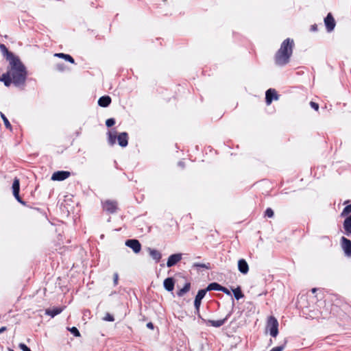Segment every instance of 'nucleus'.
<instances>
[{
	"label": "nucleus",
	"mask_w": 351,
	"mask_h": 351,
	"mask_svg": "<svg viewBox=\"0 0 351 351\" xmlns=\"http://www.w3.org/2000/svg\"><path fill=\"white\" fill-rule=\"evenodd\" d=\"M10 69L6 73H3L1 81L5 86H8L11 84L14 86L23 85L25 81L27 72L25 66L19 58L13 59L10 62Z\"/></svg>",
	"instance_id": "nucleus-1"
},
{
	"label": "nucleus",
	"mask_w": 351,
	"mask_h": 351,
	"mask_svg": "<svg viewBox=\"0 0 351 351\" xmlns=\"http://www.w3.org/2000/svg\"><path fill=\"white\" fill-rule=\"evenodd\" d=\"M293 47L294 42L292 39H285L275 55V63L278 66H284L289 63Z\"/></svg>",
	"instance_id": "nucleus-2"
},
{
	"label": "nucleus",
	"mask_w": 351,
	"mask_h": 351,
	"mask_svg": "<svg viewBox=\"0 0 351 351\" xmlns=\"http://www.w3.org/2000/svg\"><path fill=\"white\" fill-rule=\"evenodd\" d=\"M117 139L120 146L125 147L128 143V135L125 132H122L117 136L116 131H110L108 132V143L113 145L116 143Z\"/></svg>",
	"instance_id": "nucleus-3"
},
{
	"label": "nucleus",
	"mask_w": 351,
	"mask_h": 351,
	"mask_svg": "<svg viewBox=\"0 0 351 351\" xmlns=\"http://www.w3.org/2000/svg\"><path fill=\"white\" fill-rule=\"evenodd\" d=\"M267 329L269 331L270 335L276 337L278 334V322L273 316L268 318L267 323Z\"/></svg>",
	"instance_id": "nucleus-4"
},
{
	"label": "nucleus",
	"mask_w": 351,
	"mask_h": 351,
	"mask_svg": "<svg viewBox=\"0 0 351 351\" xmlns=\"http://www.w3.org/2000/svg\"><path fill=\"white\" fill-rule=\"evenodd\" d=\"M341 244L346 256L351 257V241L343 237L341 239Z\"/></svg>",
	"instance_id": "nucleus-5"
},
{
	"label": "nucleus",
	"mask_w": 351,
	"mask_h": 351,
	"mask_svg": "<svg viewBox=\"0 0 351 351\" xmlns=\"http://www.w3.org/2000/svg\"><path fill=\"white\" fill-rule=\"evenodd\" d=\"M19 190H20V182L19 180L17 178H15L12 184V191L13 195L16 199V200L21 203L24 204L22 201L21 198L19 196Z\"/></svg>",
	"instance_id": "nucleus-6"
},
{
	"label": "nucleus",
	"mask_w": 351,
	"mask_h": 351,
	"mask_svg": "<svg viewBox=\"0 0 351 351\" xmlns=\"http://www.w3.org/2000/svg\"><path fill=\"white\" fill-rule=\"evenodd\" d=\"M70 176L69 171H59L54 172L52 174L51 180H58V181H62L67 178H69Z\"/></svg>",
	"instance_id": "nucleus-7"
},
{
	"label": "nucleus",
	"mask_w": 351,
	"mask_h": 351,
	"mask_svg": "<svg viewBox=\"0 0 351 351\" xmlns=\"http://www.w3.org/2000/svg\"><path fill=\"white\" fill-rule=\"evenodd\" d=\"M324 23L328 32H331L335 27V21L331 13H328L324 19Z\"/></svg>",
	"instance_id": "nucleus-8"
},
{
	"label": "nucleus",
	"mask_w": 351,
	"mask_h": 351,
	"mask_svg": "<svg viewBox=\"0 0 351 351\" xmlns=\"http://www.w3.org/2000/svg\"><path fill=\"white\" fill-rule=\"evenodd\" d=\"M182 254H174L171 255L167 262V266L168 267H171L178 262H180L182 259Z\"/></svg>",
	"instance_id": "nucleus-9"
},
{
	"label": "nucleus",
	"mask_w": 351,
	"mask_h": 351,
	"mask_svg": "<svg viewBox=\"0 0 351 351\" xmlns=\"http://www.w3.org/2000/svg\"><path fill=\"white\" fill-rule=\"evenodd\" d=\"M206 293V290L205 289H201L197 292V295L195 298L194 305L197 310V311H199V306L201 304L202 300L204 298L205 295Z\"/></svg>",
	"instance_id": "nucleus-10"
},
{
	"label": "nucleus",
	"mask_w": 351,
	"mask_h": 351,
	"mask_svg": "<svg viewBox=\"0 0 351 351\" xmlns=\"http://www.w3.org/2000/svg\"><path fill=\"white\" fill-rule=\"evenodd\" d=\"M117 208V202L114 201L107 200L104 203V209L109 213H114Z\"/></svg>",
	"instance_id": "nucleus-11"
},
{
	"label": "nucleus",
	"mask_w": 351,
	"mask_h": 351,
	"mask_svg": "<svg viewBox=\"0 0 351 351\" xmlns=\"http://www.w3.org/2000/svg\"><path fill=\"white\" fill-rule=\"evenodd\" d=\"M238 269L239 271L243 274H246L249 271V266L245 259H240L238 261Z\"/></svg>",
	"instance_id": "nucleus-12"
},
{
	"label": "nucleus",
	"mask_w": 351,
	"mask_h": 351,
	"mask_svg": "<svg viewBox=\"0 0 351 351\" xmlns=\"http://www.w3.org/2000/svg\"><path fill=\"white\" fill-rule=\"evenodd\" d=\"M266 102L268 105H269L273 99H277L278 95L275 91V89H268L266 92Z\"/></svg>",
	"instance_id": "nucleus-13"
},
{
	"label": "nucleus",
	"mask_w": 351,
	"mask_h": 351,
	"mask_svg": "<svg viewBox=\"0 0 351 351\" xmlns=\"http://www.w3.org/2000/svg\"><path fill=\"white\" fill-rule=\"evenodd\" d=\"M0 50L5 56H6V58L10 62L12 61L13 59L18 58L12 53L10 52L3 44H0Z\"/></svg>",
	"instance_id": "nucleus-14"
},
{
	"label": "nucleus",
	"mask_w": 351,
	"mask_h": 351,
	"mask_svg": "<svg viewBox=\"0 0 351 351\" xmlns=\"http://www.w3.org/2000/svg\"><path fill=\"white\" fill-rule=\"evenodd\" d=\"M164 287L168 291H171L174 289V280L172 278H167L164 280Z\"/></svg>",
	"instance_id": "nucleus-15"
},
{
	"label": "nucleus",
	"mask_w": 351,
	"mask_h": 351,
	"mask_svg": "<svg viewBox=\"0 0 351 351\" xmlns=\"http://www.w3.org/2000/svg\"><path fill=\"white\" fill-rule=\"evenodd\" d=\"M111 102V98L109 96H103L98 100V104L101 107H107Z\"/></svg>",
	"instance_id": "nucleus-16"
},
{
	"label": "nucleus",
	"mask_w": 351,
	"mask_h": 351,
	"mask_svg": "<svg viewBox=\"0 0 351 351\" xmlns=\"http://www.w3.org/2000/svg\"><path fill=\"white\" fill-rule=\"evenodd\" d=\"M148 251L149 252L150 256L156 262H158L160 260V258L162 257V255H161V254H160V252L159 251H158L156 250H153V249H151V248H148Z\"/></svg>",
	"instance_id": "nucleus-17"
},
{
	"label": "nucleus",
	"mask_w": 351,
	"mask_h": 351,
	"mask_svg": "<svg viewBox=\"0 0 351 351\" xmlns=\"http://www.w3.org/2000/svg\"><path fill=\"white\" fill-rule=\"evenodd\" d=\"M343 228L347 234H351V215L344 220Z\"/></svg>",
	"instance_id": "nucleus-18"
},
{
	"label": "nucleus",
	"mask_w": 351,
	"mask_h": 351,
	"mask_svg": "<svg viewBox=\"0 0 351 351\" xmlns=\"http://www.w3.org/2000/svg\"><path fill=\"white\" fill-rule=\"evenodd\" d=\"M62 311L61 308H55L53 309H47L45 313L53 317L56 315H58Z\"/></svg>",
	"instance_id": "nucleus-19"
},
{
	"label": "nucleus",
	"mask_w": 351,
	"mask_h": 351,
	"mask_svg": "<svg viewBox=\"0 0 351 351\" xmlns=\"http://www.w3.org/2000/svg\"><path fill=\"white\" fill-rule=\"evenodd\" d=\"M54 56L64 58V60H66L73 64L75 62L74 59L69 54H65L63 53H55Z\"/></svg>",
	"instance_id": "nucleus-20"
},
{
	"label": "nucleus",
	"mask_w": 351,
	"mask_h": 351,
	"mask_svg": "<svg viewBox=\"0 0 351 351\" xmlns=\"http://www.w3.org/2000/svg\"><path fill=\"white\" fill-rule=\"evenodd\" d=\"M221 286L217 283V282H212L210 284L208 285V286L207 287V288L205 289L206 290V292L208 291H211V290H215V291H221Z\"/></svg>",
	"instance_id": "nucleus-21"
},
{
	"label": "nucleus",
	"mask_w": 351,
	"mask_h": 351,
	"mask_svg": "<svg viewBox=\"0 0 351 351\" xmlns=\"http://www.w3.org/2000/svg\"><path fill=\"white\" fill-rule=\"evenodd\" d=\"M208 322L212 326L220 327L224 324L225 319L219 320H208Z\"/></svg>",
	"instance_id": "nucleus-22"
},
{
	"label": "nucleus",
	"mask_w": 351,
	"mask_h": 351,
	"mask_svg": "<svg viewBox=\"0 0 351 351\" xmlns=\"http://www.w3.org/2000/svg\"><path fill=\"white\" fill-rule=\"evenodd\" d=\"M190 283H186L184 287L182 289H181L178 292V296H182L184 295L186 293H187L189 289H190Z\"/></svg>",
	"instance_id": "nucleus-23"
},
{
	"label": "nucleus",
	"mask_w": 351,
	"mask_h": 351,
	"mask_svg": "<svg viewBox=\"0 0 351 351\" xmlns=\"http://www.w3.org/2000/svg\"><path fill=\"white\" fill-rule=\"evenodd\" d=\"M141 245L139 241L136 239H133V252L138 253L141 250Z\"/></svg>",
	"instance_id": "nucleus-24"
},
{
	"label": "nucleus",
	"mask_w": 351,
	"mask_h": 351,
	"mask_svg": "<svg viewBox=\"0 0 351 351\" xmlns=\"http://www.w3.org/2000/svg\"><path fill=\"white\" fill-rule=\"evenodd\" d=\"M0 115H1V119L3 121L4 125L6 127V128L9 129L10 130H12V125H11L10 123L9 122L8 119L5 116V114L3 113H2L1 112H0Z\"/></svg>",
	"instance_id": "nucleus-25"
},
{
	"label": "nucleus",
	"mask_w": 351,
	"mask_h": 351,
	"mask_svg": "<svg viewBox=\"0 0 351 351\" xmlns=\"http://www.w3.org/2000/svg\"><path fill=\"white\" fill-rule=\"evenodd\" d=\"M232 291L237 300H239L243 297V294L241 293V291L239 287L233 289Z\"/></svg>",
	"instance_id": "nucleus-26"
},
{
	"label": "nucleus",
	"mask_w": 351,
	"mask_h": 351,
	"mask_svg": "<svg viewBox=\"0 0 351 351\" xmlns=\"http://www.w3.org/2000/svg\"><path fill=\"white\" fill-rule=\"evenodd\" d=\"M350 213H351V204L348 205L347 206H346L343 208V211H342V213L341 214V217H344L346 215H348Z\"/></svg>",
	"instance_id": "nucleus-27"
},
{
	"label": "nucleus",
	"mask_w": 351,
	"mask_h": 351,
	"mask_svg": "<svg viewBox=\"0 0 351 351\" xmlns=\"http://www.w3.org/2000/svg\"><path fill=\"white\" fill-rule=\"evenodd\" d=\"M103 320L104 321H107V322H113L114 321V317L112 315H110V313H107L106 314V315L103 317Z\"/></svg>",
	"instance_id": "nucleus-28"
},
{
	"label": "nucleus",
	"mask_w": 351,
	"mask_h": 351,
	"mask_svg": "<svg viewBox=\"0 0 351 351\" xmlns=\"http://www.w3.org/2000/svg\"><path fill=\"white\" fill-rule=\"evenodd\" d=\"M115 123V120L112 118L108 119L106 121V125L107 127L110 128L114 125Z\"/></svg>",
	"instance_id": "nucleus-29"
},
{
	"label": "nucleus",
	"mask_w": 351,
	"mask_h": 351,
	"mask_svg": "<svg viewBox=\"0 0 351 351\" xmlns=\"http://www.w3.org/2000/svg\"><path fill=\"white\" fill-rule=\"evenodd\" d=\"M69 330L71 331V332L72 334L74 335V336L75 337H80V332L79 330H77V328L75 327H72L71 328L69 329Z\"/></svg>",
	"instance_id": "nucleus-30"
},
{
	"label": "nucleus",
	"mask_w": 351,
	"mask_h": 351,
	"mask_svg": "<svg viewBox=\"0 0 351 351\" xmlns=\"http://www.w3.org/2000/svg\"><path fill=\"white\" fill-rule=\"evenodd\" d=\"M193 266L194 267H201V268L209 269V266L204 263H194Z\"/></svg>",
	"instance_id": "nucleus-31"
},
{
	"label": "nucleus",
	"mask_w": 351,
	"mask_h": 351,
	"mask_svg": "<svg viewBox=\"0 0 351 351\" xmlns=\"http://www.w3.org/2000/svg\"><path fill=\"white\" fill-rule=\"evenodd\" d=\"M265 215L267 216L268 217H272L274 216V211L271 208H267L266 210H265Z\"/></svg>",
	"instance_id": "nucleus-32"
},
{
	"label": "nucleus",
	"mask_w": 351,
	"mask_h": 351,
	"mask_svg": "<svg viewBox=\"0 0 351 351\" xmlns=\"http://www.w3.org/2000/svg\"><path fill=\"white\" fill-rule=\"evenodd\" d=\"M19 348L23 350V351H31V350L24 343H20L19 344Z\"/></svg>",
	"instance_id": "nucleus-33"
},
{
	"label": "nucleus",
	"mask_w": 351,
	"mask_h": 351,
	"mask_svg": "<svg viewBox=\"0 0 351 351\" xmlns=\"http://www.w3.org/2000/svg\"><path fill=\"white\" fill-rule=\"evenodd\" d=\"M310 105H311V106L313 108H314L315 110H318V109H319V105H318L317 103L313 102V101H311Z\"/></svg>",
	"instance_id": "nucleus-34"
},
{
	"label": "nucleus",
	"mask_w": 351,
	"mask_h": 351,
	"mask_svg": "<svg viewBox=\"0 0 351 351\" xmlns=\"http://www.w3.org/2000/svg\"><path fill=\"white\" fill-rule=\"evenodd\" d=\"M221 289H221V291L223 292L224 293L228 295H231L230 291L227 288L221 286Z\"/></svg>",
	"instance_id": "nucleus-35"
},
{
	"label": "nucleus",
	"mask_w": 351,
	"mask_h": 351,
	"mask_svg": "<svg viewBox=\"0 0 351 351\" xmlns=\"http://www.w3.org/2000/svg\"><path fill=\"white\" fill-rule=\"evenodd\" d=\"M284 350V346H278L273 348L270 351H282Z\"/></svg>",
	"instance_id": "nucleus-36"
},
{
	"label": "nucleus",
	"mask_w": 351,
	"mask_h": 351,
	"mask_svg": "<svg viewBox=\"0 0 351 351\" xmlns=\"http://www.w3.org/2000/svg\"><path fill=\"white\" fill-rule=\"evenodd\" d=\"M56 69L58 71H63L64 69V66L62 64H56Z\"/></svg>",
	"instance_id": "nucleus-37"
},
{
	"label": "nucleus",
	"mask_w": 351,
	"mask_h": 351,
	"mask_svg": "<svg viewBox=\"0 0 351 351\" xmlns=\"http://www.w3.org/2000/svg\"><path fill=\"white\" fill-rule=\"evenodd\" d=\"M125 245L129 247H131L132 248V239H128L125 242Z\"/></svg>",
	"instance_id": "nucleus-38"
},
{
	"label": "nucleus",
	"mask_w": 351,
	"mask_h": 351,
	"mask_svg": "<svg viewBox=\"0 0 351 351\" xmlns=\"http://www.w3.org/2000/svg\"><path fill=\"white\" fill-rule=\"evenodd\" d=\"M147 326L150 328V329H153L154 328V325L152 322H149L147 324Z\"/></svg>",
	"instance_id": "nucleus-39"
},
{
	"label": "nucleus",
	"mask_w": 351,
	"mask_h": 351,
	"mask_svg": "<svg viewBox=\"0 0 351 351\" xmlns=\"http://www.w3.org/2000/svg\"><path fill=\"white\" fill-rule=\"evenodd\" d=\"M7 330L6 327L5 326H2L1 328H0V334L5 332V330Z\"/></svg>",
	"instance_id": "nucleus-40"
},
{
	"label": "nucleus",
	"mask_w": 351,
	"mask_h": 351,
	"mask_svg": "<svg viewBox=\"0 0 351 351\" xmlns=\"http://www.w3.org/2000/svg\"><path fill=\"white\" fill-rule=\"evenodd\" d=\"M117 280H118V274H115L114 276V281L115 284L117 283Z\"/></svg>",
	"instance_id": "nucleus-41"
},
{
	"label": "nucleus",
	"mask_w": 351,
	"mask_h": 351,
	"mask_svg": "<svg viewBox=\"0 0 351 351\" xmlns=\"http://www.w3.org/2000/svg\"><path fill=\"white\" fill-rule=\"evenodd\" d=\"M311 31H316L317 30V25H313L311 27Z\"/></svg>",
	"instance_id": "nucleus-42"
},
{
	"label": "nucleus",
	"mask_w": 351,
	"mask_h": 351,
	"mask_svg": "<svg viewBox=\"0 0 351 351\" xmlns=\"http://www.w3.org/2000/svg\"><path fill=\"white\" fill-rule=\"evenodd\" d=\"M315 291H316V289H315V288H313V289H312V292H313V293H315Z\"/></svg>",
	"instance_id": "nucleus-43"
},
{
	"label": "nucleus",
	"mask_w": 351,
	"mask_h": 351,
	"mask_svg": "<svg viewBox=\"0 0 351 351\" xmlns=\"http://www.w3.org/2000/svg\"><path fill=\"white\" fill-rule=\"evenodd\" d=\"M10 351H14L13 350H10Z\"/></svg>",
	"instance_id": "nucleus-44"
},
{
	"label": "nucleus",
	"mask_w": 351,
	"mask_h": 351,
	"mask_svg": "<svg viewBox=\"0 0 351 351\" xmlns=\"http://www.w3.org/2000/svg\"><path fill=\"white\" fill-rule=\"evenodd\" d=\"M0 80L1 81V77H0Z\"/></svg>",
	"instance_id": "nucleus-45"
},
{
	"label": "nucleus",
	"mask_w": 351,
	"mask_h": 351,
	"mask_svg": "<svg viewBox=\"0 0 351 351\" xmlns=\"http://www.w3.org/2000/svg\"><path fill=\"white\" fill-rule=\"evenodd\" d=\"M164 1H165L166 0H163Z\"/></svg>",
	"instance_id": "nucleus-46"
}]
</instances>
